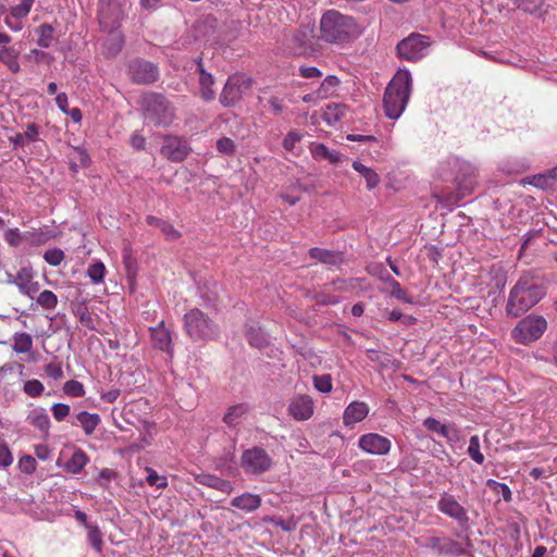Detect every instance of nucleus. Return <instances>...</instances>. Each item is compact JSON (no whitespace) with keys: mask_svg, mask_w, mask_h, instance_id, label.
I'll list each match as a JSON object with an SVG mask.
<instances>
[{"mask_svg":"<svg viewBox=\"0 0 557 557\" xmlns=\"http://www.w3.org/2000/svg\"><path fill=\"white\" fill-rule=\"evenodd\" d=\"M362 26L355 17L337 10L326 11L320 20V36L329 44L344 45L362 34Z\"/></svg>","mask_w":557,"mask_h":557,"instance_id":"f257e3e1","label":"nucleus"},{"mask_svg":"<svg viewBox=\"0 0 557 557\" xmlns=\"http://www.w3.org/2000/svg\"><path fill=\"white\" fill-rule=\"evenodd\" d=\"M412 91V77L408 70H398L387 84L383 96L385 115L397 120L404 113Z\"/></svg>","mask_w":557,"mask_h":557,"instance_id":"f03ea898","label":"nucleus"},{"mask_svg":"<svg viewBox=\"0 0 557 557\" xmlns=\"http://www.w3.org/2000/svg\"><path fill=\"white\" fill-rule=\"evenodd\" d=\"M545 295L544 288L531 276L522 275L510 289L506 304V313L518 318L534 307Z\"/></svg>","mask_w":557,"mask_h":557,"instance_id":"7ed1b4c3","label":"nucleus"},{"mask_svg":"<svg viewBox=\"0 0 557 557\" xmlns=\"http://www.w3.org/2000/svg\"><path fill=\"white\" fill-rule=\"evenodd\" d=\"M441 176L444 181H451L456 184L458 189L456 201H458L466 194L473 190L475 169L467 161L450 158L447 160L446 164L442 166Z\"/></svg>","mask_w":557,"mask_h":557,"instance_id":"20e7f679","label":"nucleus"},{"mask_svg":"<svg viewBox=\"0 0 557 557\" xmlns=\"http://www.w3.org/2000/svg\"><path fill=\"white\" fill-rule=\"evenodd\" d=\"M184 326L196 342L214 339L220 332L218 324L199 309H191L184 315Z\"/></svg>","mask_w":557,"mask_h":557,"instance_id":"39448f33","label":"nucleus"},{"mask_svg":"<svg viewBox=\"0 0 557 557\" xmlns=\"http://www.w3.org/2000/svg\"><path fill=\"white\" fill-rule=\"evenodd\" d=\"M145 116L158 126H169L175 117L171 102L160 94H150L144 99Z\"/></svg>","mask_w":557,"mask_h":557,"instance_id":"423d86ee","label":"nucleus"},{"mask_svg":"<svg viewBox=\"0 0 557 557\" xmlns=\"http://www.w3.org/2000/svg\"><path fill=\"white\" fill-rule=\"evenodd\" d=\"M547 322L541 315L529 314L511 330V338L521 345L537 341L546 331Z\"/></svg>","mask_w":557,"mask_h":557,"instance_id":"0eeeda50","label":"nucleus"},{"mask_svg":"<svg viewBox=\"0 0 557 557\" xmlns=\"http://www.w3.org/2000/svg\"><path fill=\"white\" fill-rule=\"evenodd\" d=\"M128 8V0H100L98 20L101 30L119 29Z\"/></svg>","mask_w":557,"mask_h":557,"instance_id":"6e6552de","label":"nucleus"},{"mask_svg":"<svg viewBox=\"0 0 557 557\" xmlns=\"http://www.w3.org/2000/svg\"><path fill=\"white\" fill-rule=\"evenodd\" d=\"M240 467L248 475H260L272 469L273 460L264 448L253 446L243 451Z\"/></svg>","mask_w":557,"mask_h":557,"instance_id":"1a4fd4ad","label":"nucleus"},{"mask_svg":"<svg viewBox=\"0 0 557 557\" xmlns=\"http://www.w3.org/2000/svg\"><path fill=\"white\" fill-rule=\"evenodd\" d=\"M430 45V37L421 34H411L397 45V52L403 59L417 61L426 54Z\"/></svg>","mask_w":557,"mask_h":557,"instance_id":"9d476101","label":"nucleus"},{"mask_svg":"<svg viewBox=\"0 0 557 557\" xmlns=\"http://www.w3.org/2000/svg\"><path fill=\"white\" fill-rule=\"evenodd\" d=\"M129 79L138 85L152 84L159 78V67L145 59L135 58L127 64Z\"/></svg>","mask_w":557,"mask_h":557,"instance_id":"9b49d317","label":"nucleus"},{"mask_svg":"<svg viewBox=\"0 0 557 557\" xmlns=\"http://www.w3.org/2000/svg\"><path fill=\"white\" fill-rule=\"evenodd\" d=\"M249 87L250 79L244 75L235 74L230 76L220 95L221 104L225 108L235 106L242 99L244 89Z\"/></svg>","mask_w":557,"mask_h":557,"instance_id":"f8f14e48","label":"nucleus"},{"mask_svg":"<svg viewBox=\"0 0 557 557\" xmlns=\"http://www.w3.org/2000/svg\"><path fill=\"white\" fill-rule=\"evenodd\" d=\"M188 143L178 136L166 135L163 138L161 154L173 162L183 161L189 153Z\"/></svg>","mask_w":557,"mask_h":557,"instance_id":"ddd939ff","label":"nucleus"},{"mask_svg":"<svg viewBox=\"0 0 557 557\" xmlns=\"http://www.w3.org/2000/svg\"><path fill=\"white\" fill-rule=\"evenodd\" d=\"M437 509L455 519L460 525L467 524L469 521L467 509L461 506L453 495L444 493L437 503Z\"/></svg>","mask_w":557,"mask_h":557,"instance_id":"4468645a","label":"nucleus"},{"mask_svg":"<svg viewBox=\"0 0 557 557\" xmlns=\"http://www.w3.org/2000/svg\"><path fill=\"white\" fill-rule=\"evenodd\" d=\"M360 449L371 455H386L391 450V441L377 433H368L359 437Z\"/></svg>","mask_w":557,"mask_h":557,"instance_id":"2eb2a0df","label":"nucleus"},{"mask_svg":"<svg viewBox=\"0 0 557 557\" xmlns=\"http://www.w3.org/2000/svg\"><path fill=\"white\" fill-rule=\"evenodd\" d=\"M9 283L16 285L23 295H26L32 299L40 289L39 283L34 281V272L30 268L20 269L13 280H10Z\"/></svg>","mask_w":557,"mask_h":557,"instance_id":"dca6fc26","label":"nucleus"},{"mask_svg":"<svg viewBox=\"0 0 557 557\" xmlns=\"http://www.w3.org/2000/svg\"><path fill=\"white\" fill-rule=\"evenodd\" d=\"M289 414L298 421L308 420L313 414V401L310 396L299 395L290 400Z\"/></svg>","mask_w":557,"mask_h":557,"instance_id":"f3484780","label":"nucleus"},{"mask_svg":"<svg viewBox=\"0 0 557 557\" xmlns=\"http://www.w3.org/2000/svg\"><path fill=\"white\" fill-rule=\"evenodd\" d=\"M196 63V72L199 74V87L200 95L205 101H211L215 97V91L212 86L214 84V78L211 73L207 72L203 67L201 58L195 60Z\"/></svg>","mask_w":557,"mask_h":557,"instance_id":"a211bd4d","label":"nucleus"},{"mask_svg":"<svg viewBox=\"0 0 557 557\" xmlns=\"http://www.w3.org/2000/svg\"><path fill=\"white\" fill-rule=\"evenodd\" d=\"M369 406L363 401H352L350 403L343 416L345 425H355L358 422H361L369 413Z\"/></svg>","mask_w":557,"mask_h":557,"instance_id":"6ab92c4d","label":"nucleus"},{"mask_svg":"<svg viewBox=\"0 0 557 557\" xmlns=\"http://www.w3.org/2000/svg\"><path fill=\"white\" fill-rule=\"evenodd\" d=\"M27 422L36 428L42 437H48L51 421L45 408L36 407L33 409L27 416Z\"/></svg>","mask_w":557,"mask_h":557,"instance_id":"aec40b11","label":"nucleus"},{"mask_svg":"<svg viewBox=\"0 0 557 557\" xmlns=\"http://www.w3.org/2000/svg\"><path fill=\"white\" fill-rule=\"evenodd\" d=\"M262 499L260 495L252 493H243L231 500V505L245 512H253L260 508Z\"/></svg>","mask_w":557,"mask_h":557,"instance_id":"412c9836","label":"nucleus"},{"mask_svg":"<svg viewBox=\"0 0 557 557\" xmlns=\"http://www.w3.org/2000/svg\"><path fill=\"white\" fill-rule=\"evenodd\" d=\"M151 342L154 348L160 350L171 351L172 349V337L170 331L161 322L156 327H150Z\"/></svg>","mask_w":557,"mask_h":557,"instance_id":"4be33fe9","label":"nucleus"},{"mask_svg":"<svg viewBox=\"0 0 557 557\" xmlns=\"http://www.w3.org/2000/svg\"><path fill=\"white\" fill-rule=\"evenodd\" d=\"M525 183L544 190L557 189V169H552L545 173H541L525 178Z\"/></svg>","mask_w":557,"mask_h":557,"instance_id":"5701e85b","label":"nucleus"},{"mask_svg":"<svg viewBox=\"0 0 557 557\" xmlns=\"http://www.w3.org/2000/svg\"><path fill=\"white\" fill-rule=\"evenodd\" d=\"M196 481L201 485L218 490L225 494H231L234 490L233 484L230 481L210 473L197 475Z\"/></svg>","mask_w":557,"mask_h":557,"instance_id":"b1692460","label":"nucleus"},{"mask_svg":"<svg viewBox=\"0 0 557 557\" xmlns=\"http://www.w3.org/2000/svg\"><path fill=\"white\" fill-rule=\"evenodd\" d=\"M106 32L108 33V37L103 42V53L108 58H114L124 46V36L119 29Z\"/></svg>","mask_w":557,"mask_h":557,"instance_id":"393cba45","label":"nucleus"},{"mask_svg":"<svg viewBox=\"0 0 557 557\" xmlns=\"http://www.w3.org/2000/svg\"><path fill=\"white\" fill-rule=\"evenodd\" d=\"M249 411L247 404H237L231 406L223 417V422L230 428H235L240 424Z\"/></svg>","mask_w":557,"mask_h":557,"instance_id":"a878e982","label":"nucleus"},{"mask_svg":"<svg viewBox=\"0 0 557 557\" xmlns=\"http://www.w3.org/2000/svg\"><path fill=\"white\" fill-rule=\"evenodd\" d=\"M309 256L312 259L318 260L319 262L335 265L338 264L342 261V255L338 252H335L333 250H326L322 248H311L309 250Z\"/></svg>","mask_w":557,"mask_h":557,"instance_id":"bb28decb","label":"nucleus"},{"mask_svg":"<svg viewBox=\"0 0 557 557\" xmlns=\"http://www.w3.org/2000/svg\"><path fill=\"white\" fill-rule=\"evenodd\" d=\"M76 420L83 428L86 435H91L100 423V417L97 413L81 411L76 414Z\"/></svg>","mask_w":557,"mask_h":557,"instance_id":"cd10ccee","label":"nucleus"},{"mask_svg":"<svg viewBox=\"0 0 557 557\" xmlns=\"http://www.w3.org/2000/svg\"><path fill=\"white\" fill-rule=\"evenodd\" d=\"M470 546V542L466 541V546L461 542L454 541L449 537H443L442 548L440 555L445 556H460L466 553V547Z\"/></svg>","mask_w":557,"mask_h":557,"instance_id":"c85d7f7f","label":"nucleus"},{"mask_svg":"<svg viewBox=\"0 0 557 557\" xmlns=\"http://www.w3.org/2000/svg\"><path fill=\"white\" fill-rule=\"evenodd\" d=\"M352 169L366 180L368 189H373L380 184V176L373 169L359 161L352 162Z\"/></svg>","mask_w":557,"mask_h":557,"instance_id":"c756f323","label":"nucleus"},{"mask_svg":"<svg viewBox=\"0 0 557 557\" xmlns=\"http://www.w3.org/2000/svg\"><path fill=\"white\" fill-rule=\"evenodd\" d=\"M246 338L256 348L262 349L269 344L268 336L257 325H249L246 330Z\"/></svg>","mask_w":557,"mask_h":557,"instance_id":"7c9ffc66","label":"nucleus"},{"mask_svg":"<svg viewBox=\"0 0 557 557\" xmlns=\"http://www.w3.org/2000/svg\"><path fill=\"white\" fill-rule=\"evenodd\" d=\"M88 462V457L82 449L74 451L70 460L65 465L67 472L78 474Z\"/></svg>","mask_w":557,"mask_h":557,"instance_id":"2f4dec72","label":"nucleus"},{"mask_svg":"<svg viewBox=\"0 0 557 557\" xmlns=\"http://www.w3.org/2000/svg\"><path fill=\"white\" fill-rule=\"evenodd\" d=\"M13 350L17 354L29 352L33 348V337L25 332H17L13 335Z\"/></svg>","mask_w":557,"mask_h":557,"instance_id":"473e14b6","label":"nucleus"},{"mask_svg":"<svg viewBox=\"0 0 557 557\" xmlns=\"http://www.w3.org/2000/svg\"><path fill=\"white\" fill-rule=\"evenodd\" d=\"M311 152L314 158L317 159H325L329 160L331 163H337L342 159V154L335 150H330L325 145L323 144H317L312 147Z\"/></svg>","mask_w":557,"mask_h":557,"instance_id":"72a5a7b5","label":"nucleus"},{"mask_svg":"<svg viewBox=\"0 0 557 557\" xmlns=\"http://www.w3.org/2000/svg\"><path fill=\"white\" fill-rule=\"evenodd\" d=\"M338 84L339 79L336 76H326L320 84L319 88L317 89L318 96H320L321 99L330 97L334 92Z\"/></svg>","mask_w":557,"mask_h":557,"instance_id":"f704fd0d","label":"nucleus"},{"mask_svg":"<svg viewBox=\"0 0 557 557\" xmlns=\"http://www.w3.org/2000/svg\"><path fill=\"white\" fill-rule=\"evenodd\" d=\"M344 115V107L341 104H330L322 114L323 121L327 125L336 124Z\"/></svg>","mask_w":557,"mask_h":557,"instance_id":"c9c22d12","label":"nucleus"},{"mask_svg":"<svg viewBox=\"0 0 557 557\" xmlns=\"http://www.w3.org/2000/svg\"><path fill=\"white\" fill-rule=\"evenodd\" d=\"M36 33L38 34V40L37 44L41 48H48L51 46L53 40V33L54 29L50 24H42L37 29Z\"/></svg>","mask_w":557,"mask_h":557,"instance_id":"e433bc0d","label":"nucleus"},{"mask_svg":"<svg viewBox=\"0 0 557 557\" xmlns=\"http://www.w3.org/2000/svg\"><path fill=\"white\" fill-rule=\"evenodd\" d=\"M87 541L89 545L97 552L101 553L103 547L102 533L98 525L92 524L87 528Z\"/></svg>","mask_w":557,"mask_h":557,"instance_id":"4c0bfd02","label":"nucleus"},{"mask_svg":"<svg viewBox=\"0 0 557 557\" xmlns=\"http://www.w3.org/2000/svg\"><path fill=\"white\" fill-rule=\"evenodd\" d=\"M467 453L476 463L482 465L484 462V455L480 450V438L478 435L470 437Z\"/></svg>","mask_w":557,"mask_h":557,"instance_id":"58836bf2","label":"nucleus"},{"mask_svg":"<svg viewBox=\"0 0 557 557\" xmlns=\"http://www.w3.org/2000/svg\"><path fill=\"white\" fill-rule=\"evenodd\" d=\"M37 304L45 309L53 310L58 305V297L51 290H44L37 296Z\"/></svg>","mask_w":557,"mask_h":557,"instance_id":"ea45409f","label":"nucleus"},{"mask_svg":"<svg viewBox=\"0 0 557 557\" xmlns=\"http://www.w3.org/2000/svg\"><path fill=\"white\" fill-rule=\"evenodd\" d=\"M87 275L94 284L101 283L106 275L104 264L101 261L90 264L87 270Z\"/></svg>","mask_w":557,"mask_h":557,"instance_id":"a19ab883","label":"nucleus"},{"mask_svg":"<svg viewBox=\"0 0 557 557\" xmlns=\"http://www.w3.org/2000/svg\"><path fill=\"white\" fill-rule=\"evenodd\" d=\"M45 391L44 384L37 380H28L23 385V392L29 397H39Z\"/></svg>","mask_w":557,"mask_h":557,"instance_id":"79ce46f5","label":"nucleus"},{"mask_svg":"<svg viewBox=\"0 0 557 557\" xmlns=\"http://www.w3.org/2000/svg\"><path fill=\"white\" fill-rule=\"evenodd\" d=\"M35 0H21V3L11 8V15L15 20H22L28 15Z\"/></svg>","mask_w":557,"mask_h":557,"instance_id":"37998d69","label":"nucleus"},{"mask_svg":"<svg viewBox=\"0 0 557 557\" xmlns=\"http://www.w3.org/2000/svg\"><path fill=\"white\" fill-rule=\"evenodd\" d=\"M63 391L67 396L71 397H82L85 395L84 385L76 380H70L65 382L63 385Z\"/></svg>","mask_w":557,"mask_h":557,"instance_id":"c03bdc74","label":"nucleus"},{"mask_svg":"<svg viewBox=\"0 0 557 557\" xmlns=\"http://www.w3.org/2000/svg\"><path fill=\"white\" fill-rule=\"evenodd\" d=\"M487 486L491 487L495 493L500 494L505 502H510L512 497L511 490L505 483L497 482L495 480H487Z\"/></svg>","mask_w":557,"mask_h":557,"instance_id":"a18cd8bd","label":"nucleus"},{"mask_svg":"<svg viewBox=\"0 0 557 557\" xmlns=\"http://www.w3.org/2000/svg\"><path fill=\"white\" fill-rule=\"evenodd\" d=\"M313 385L319 392L327 394L333 387L332 377L330 374L314 375Z\"/></svg>","mask_w":557,"mask_h":557,"instance_id":"49530a36","label":"nucleus"},{"mask_svg":"<svg viewBox=\"0 0 557 557\" xmlns=\"http://www.w3.org/2000/svg\"><path fill=\"white\" fill-rule=\"evenodd\" d=\"M10 52L11 53H8L4 58V61H2L1 63H3L4 65H7V67L12 72V73H17L20 70H21V66H20V63H18V55H20V52L18 50H16L15 48L11 47L10 49Z\"/></svg>","mask_w":557,"mask_h":557,"instance_id":"de8ad7c7","label":"nucleus"},{"mask_svg":"<svg viewBox=\"0 0 557 557\" xmlns=\"http://www.w3.org/2000/svg\"><path fill=\"white\" fill-rule=\"evenodd\" d=\"M64 252L58 248L48 249L44 253L45 261L53 267L59 265L64 260Z\"/></svg>","mask_w":557,"mask_h":557,"instance_id":"09e8293b","label":"nucleus"},{"mask_svg":"<svg viewBox=\"0 0 557 557\" xmlns=\"http://www.w3.org/2000/svg\"><path fill=\"white\" fill-rule=\"evenodd\" d=\"M148 475L146 478L147 483L150 486H157L158 488H163L168 486V480L165 476H161L151 468L147 469Z\"/></svg>","mask_w":557,"mask_h":557,"instance_id":"8fccbe9b","label":"nucleus"},{"mask_svg":"<svg viewBox=\"0 0 557 557\" xmlns=\"http://www.w3.org/2000/svg\"><path fill=\"white\" fill-rule=\"evenodd\" d=\"M216 149L223 154L232 156L236 151V146L231 138L222 137L216 141Z\"/></svg>","mask_w":557,"mask_h":557,"instance_id":"3c124183","label":"nucleus"},{"mask_svg":"<svg viewBox=\"0 0 557 557\" xmlns=\"http://www.w3.org/2000/svg\"><path fill=\"white\" fill-rule=\"evenodd\" d=\"M517 8L525 12L533 13L543 4V0H512Z\"/></svg>","mask_w":557,"mask_h":557,"instance_id":"603ef678","label":"nucleus"},{"mask_svg":"<svg viewBox=\"0 0 557 557\" xmlns=\"http://www.w3.org/2000/svg\"><path fill=\"white\" fill-rule=\"evenodd\" d=\"M438 434L449 442H457L459 440V431L455 425L442 424Z\"/></svg>","mask_w":557,"mask_h":557,"instance_id":"864d4df0","label":"nucleus"},{"mask_svg":"<svg viewBox=\"0 0 557 557\" xmlns=\"http://www.w3.org/2000/svg\"><path fill=\"white\" fill-rule=\"evenodd\" d=\"M70 406L62 403H57L51 407L54 419L59 422L63 421L70 414Z\"/></svg>","mask_w":557,"mask_h":557,"instance_id":"5fc2aeb1","label":"nucleus"},{"mask_svg":"<svg viewBox=\"0 0 557 557\" xmlns=\"http://www.w3.org/2000/svg\"><path fill=\"white\" fill-rule=\"evenodd\" d=\"M391 287H392L391 296H393L399 300H403L405 302H408V304L412 302L411 299L407 298L406 289H404L401 287V285L396 280H391Z\"/></svg>","mask_w":557,"mask_h":557,"instance_id":"6e6d98bb","label":"nucleus"},{"mask_svg":"<svg viewBox=\"0 0 557 557\" xmlns=\"http://www.w3.org/2000/svg\"><path fill=\"white\" fill-rule=\"evenodd\" d=\"M46 374L53 379V380H60L63 377L64 373L62 370V367L58 362H50L45 367Z\"/></svg>","mask_w":557,"mask_h":557,"instance_id":"4d7b16f0","label":"nucleus"},{"mask_svg":"<svg viewBox=\"0 0 557 557\" xmlns=\"http://www.w3.org/2000/svg\"><path fill=\"white\" fill-rule=\"evenodd\" d=\"M300 139H301L300 133H298L296 131H290L287 133V135L285 136V138L283 140V147L286 150L292 151L295 148V145L300 141Z\"/></svg>","mask_w":557,"mask_h":557,"instance_id":"13d9d810","label":"nucleus"},{"mask_svg":"<svg viewBox=\"0 0 557 557\" xmlns=\"http://www.w3.org/2000/svg\"><path fill=\"white\" fill-rule=\"evenodd\" d=\"M40 129L35 123H29L26 126V131L23 133V136L26 141L34 143L39 140Z\"/></svg>","mask_w":557,"mask_h":557,"instance_id":"bf43d9fd","label":"nucleus"},{"mask_svg":"<svg viewBox=\"0 0 557 557\" xmlns=\"http://www.w3.org/2000/svg\"><path fill=\"white\" fill-rule=\"evenodd\" d=\"M13 462L11 450L5 444H0V467L8 468Z\"/></svg>","mask_w":557,"mask_h":557,"instance_id":"052dcab7","label":"nucleus"},{"mask_svg":"<svg viewBox=\"0 0 557 557\" xmlns=\"http://www.w3.org/2000/svg\"><path fill=\"white\" fill-rule=\"evenodd\" d=\"M161 232L169 240H175L181 236V233L169 222L162 224Z\"/></svg>","mask_w":557,"mask_h":557,"instance_id":"680f3d73","label":"nucleus"},{"mask_svg":"<svg viewBox=\"0 0 557 557\" xmlns=\"http://www.w3.org/2000/svg\"><path fill=\"white\" fill-rule=\"evenodd\" d=\"M443 537L430 536L424 540L423 545L433 549L437 555L441 554Z\"/></svg>","mask_w":557,"mask_h":557,"instance_id":"e2e57ef3","label":"nucleus"},{"mask_svg":"<svg viewBox=\"0 0 557 557\" xmlns=\"http://www.w3.org/2000/svg\"><path fill=\"white\" fill-rule=\"evenodd\" d=\"M20 467L25 473H32L36 468V460L32 456H24L20 460Z\"/></svg>","mask_w":557,"mask_h":557,"instance_id":"0e129e2a","label":"nucleus"},{"mask_svg":"<svg viewBox=\"0 0 557 557\" xmlns=\"http://www.w3.org/2000/svg\"><path fill=\"white\" fill-rule=\"evenodd\" d=\"M299 73L304 78H319L322 76L321 71L315 66H302Z\"/></svg>","mask_w":557,"mask_h":557,"instance_id":"69168bd1","label":"nucleus"},{"mask_svg":"<svg viewBox=\"0 0 557 557\" xmlns=\"http://www.w3.org/2000/svg\"><path fill=\"white\" fill-rule=\"evenodd\" d=\"M4 239L7 243L11 246H17L21 242L20 232L17 228L14 230H8L4 234Z\"/></svg>","mask_w":557,"mask_h":557,"instance_id":"338daca9","label":"nucleus"},{"mask_svg":"<svg viewBox=\"0 0 557 557\" xmlns=\"http://www.w3.org/2000/svg\"><path fill=\"white\" fill-rule=\"evenodd\" d=\"M268 103L274 114H280L284 109L283 101L275 96L270 97Z\"/></svg>","mask_w":557,"mask_h":557,"instance_id":"774afa93","label":"nucleus"}]
</instances>
